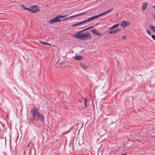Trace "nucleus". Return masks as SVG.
<instances>
[{
	"instance_id": "19",
	"label": "nucleus",
	"mask_w": 155,
	"mask_h": 155,
	"mask_svg": "<svg viewBox=\"0 0 155 155\" xmlns=\"http://www.w3.org/2000/svg\"><path fill=\"white\" fill-rule=\"evenodd\" d=\"M91 31L94 34H95L97 31V30L96 29H94L92 30H91Z\"/></svg>"
},
{
	"instance_id": "7",
	"label": "nucleus",
	"mask_w": 155,
	"mask_h": 155,
	"mask_svg": "<svg viewBox=\"0 0 155 155\" xmlns=\"http://www.w3.org/2000/svg\"><path fill=\"white\" fill-rule=\"evenodd\" d=\"M98 18L97 15H96L92 17L88 18L87 20L84 21V23L87 22H88L91 21H92L95 19L97 18Z\"/></svg>"
},
{
	"instance_id": "6",
	"label": "nucleus",
	"mask_w": 155,
	"mask_h": 155,
	"mask_svg": "<svg viewBox=\"0 0 155 155\" xmlns=\"http://www.w3.org/2000/svg\"><path fill=\"white\" fill-rule=\"evenodd\" d=\"M130 25V23L126 21H124L120 23V25L123 28H124L127 26L129 25Z\"/></svg>"
},
{
	"instance_id": "5",
	"label": "nucleus",
	"mask_w": 155,
	"mask_h": 155,
	"mask_svg": "<svg viewBox=\"0 0 155 155\" xmlns=\"http://www.w3.org/2000/svg\"><path fill=\"white\" fill-rule=\"evenodd\" d=\"M82 31H81L78 32L74 35V37L75 38L81 39L82 34H81V33Z\"/></svg>"
},
{
	"instance_id": "20",
	"label": "nucleus",
	"mask_w": 155,
	"mask_h": 155,
	"mask_svg": "<svg viewBox=\"0 0 155 155\" xmlns=\"http://www.w3.org/2000/svg\"><path fill=\"white\" fill-rule=\"evenodd\" d=\"M107 13V12L106 11V12H103V13H102L101 14H100L98 15H98V17H101V16H102V15H105V14H106Z\"/></svg>"
},
{
	"instance_id": "2",
	"label": "nucleus",
	"mask_w": 155,
	"mask_h": 155,
	"mask_svg": "<svg viewBox=\"0 0 155 155\" xmlns=\"http://www.w3.org/2000/svg\"><path fill=\"white\" fill-rule=\"evenodd\" d=\"M67 15H57L56 17L53 18V19H52L50 20L48 22L50 24H52L54 23H56L57 22H60L61 21V19H60V18H62L65 16H67Z\"/></svg>"
},
{
	"instance_id": "25",
	"label": "nucleus",
	"mask_w": 155,
	"mask_h": 155,
	"mask_svg": "<svg viewBox=\"0 0 155 155\" xmlns=\"http://www.w3.org/2000/svg\"><path fill=\"white\" fill-rule=\"evenodd\" d=\"M113 10V8H112V9H109V10H107V11H106V12H107V13H108L112 11Z\"/></svg>"
},
{
	"instance_id": "32",
	"label": "nucleus",
	"mask_w": 155,
	"mask_h": 155,
	"mask_svg": "<svg viewBox=\"0 0 155 155\" xmlns=\"http://www.w3.org/2000/svg\"><path fill=\"white\" fill-rule=\"evenodd\" d=\"M121 155H127L126 154V153H124L123 154H122Z\"/></svg>"
},
{
	"instance_id": "3",
	"label": "nucleus",
	"mask_w": 155,
	"mask_h": 155,
	"mask_svg": "<svg viewBox=\"0 0 155 155\" xmlns=\"http://www.w3.org/2000/svg\"><path fill=\"white\" fill-rule=\"evenodd\" d=\"M92 37L91 34L89 32L82 34L81 39L83 40H86L88 39H90Z\"/></svg>"
},
{
	"instance_id": "1",
	"label": "nucleus",
	"mask_w": 155,
	"mask_h": 155,
	"mask_svg": "<svg viewBox=\"0 0 155 155\" xmlns=\"http://www.w3.org/2000/svg\"><path fill=\"white\" fill-rule=\"evenodd\" d=\"M33 119L36 121H41L43 122L45 121L44 116L43 114L39 112L38 110L36 107L33 108L30 111Z\"/></svg>"
},
{
	"instance_id": "29",
	"label": "nucleus",
	"mask_w": 155,
	"mask_h": 155,
	"mask_svg": "<svg viewBox=\"0 0 155 155\" xmlns=\"http://www.w3.org/2000/svg\"><path fill=\"white\" fill-rule=\"evenodd\" d=\"M68 19H71V18H72V16H70L69 17H68Z\"/></svg>"
},
{
	"instance_id": "18",
	"label": "nucleus",
	"mask_w": 155,
	"mask_h": 155,
	"mask_svg": "<svg viewBox=\"0 0 155 155\" xmlns=\"http://www.w3.org/2000/svg\"><path fill=\"white\" fill-rule=\"evenodd\" d=\"M87 14V12H83L81 13L80 14H77L78 16H81V15H85Z\"/></svg>"
},
{
	"instance_id": "17",
	"label": "nucleus",
	"mask_w": 155,
	"mask_h": 155,
	"mask_svg": "<svg viewBox=\"0 0 155 155\" xmlns=\"http://www.w3.org/2000/svg\"><path fill=\"white\" fill-rule=\"evenodd\" d=\"M83 101H84V106H85V108H87V107L86 100L85 99H83Z\"/></svg>"
},
{
	"instance_id": "23",
	"label": "nucleus",
	"mask_w": 155,
	"mask_h": 155,
	"mask_svg": "<svg viewBox=\"0 0 155 155\" xmlns=\"http://www.w3.org/2000/svg\"><path fill=\"white\" fill-rule=\"evenodd\" d=\"M68 19H69L68 18H64L62 20H63V21H65Z\"/></svg>"
},
{
	"instance_id": "10",
	"label": "nucleus",
	"mask_w": 155,
	"mask_h": 155,
	"mask_svg": "<svg viewBox=\"0 0 155 155\" xmlns=\"http://www.w3.org/2000/svg\"><path fill=\"white\" fill-rule=\"evenodd\" d=\"M147 2L143 3L142 8L143 11L145 10L147 7Z\"/></svg>"
},
{
	"instance_id": "30",
	"label": "nucleus",
	"mask_w": 155,
	"mask_h": 155,
	"mask_svg": "<svg viewBox=\"0 0 155 155\" xmlns=\"http://www.w3.org/2000/svg\"><path fill=\"white\" fill-rule=\"evenodd\" d=\"M93 26H90V27H89V28L90 29V28H93Z\"/></svg>"
},
{
	"instance_id": "31",
	"label": "nucleus",
	"mask_w": 155,
	"mask_h": 155,
	"mask_svg": "<svg viewBox=\"0 0 155 155\" xmlns=\"http://www.w3.org/2000/svg\"><path fill=\"white\" fill-rule=\"evenodd\" d=\"M153 18H154V19L155 20V15H153Z\"/></svg>"
},
{
	"instance_id": "13",
	"label": "nucleus",
	"mask_w": 155,
	"mask_h": 155,
	"mask_svg": "<svg viewBox=\"0 0 155 155\" xmlns=\"http://www.w3.org/2000/svg\"><path fill=\"white\" fill-rule=\"evenodd\" d=\"M150 29L155 32V27L152 25H150L149 26Z\"/></svg>"
},
{
	"instance_id": "34",
	"label": "nucleus",
	"mask_w": 155,
	"mask_h": 155,
	"mask_svg": "<svg viewBox=\"0 0 155 155\" xmlns=\"http://www.w3.org/2000/svg\"><path fill=\"white\" fill-rule=\"evenodd\" d=\"M80 101V102H81V101Z\"/></svg>"
},
{
	"instance_id": "28",
	"label": "nucleus",
	"mask_w": 155,
	"mask_h": 155,
	"mask_svg": "<svg viewBox=\"0 0 155 155\" xmlns=\"http://www.w3.org/2000/svg\"><path fill=\"white\" fill-rule=\"evenodd\" d=\"M89 29V27H88V28H86L85 29H84V30H82V31H86V30H87V29Z\"/></svg>"
},
{
	"instance_id": "15",
	"label": "nucleus",
	"mask_w": 155,
	"mask_h": 155,
	"mask_svg": "<svg viewBox=\"0 0 155 155\" xmlns=\"http://www.w3.org/2000/svg\"><path fill=\"white\" fill-rule=\"evenodd\" d=\"M84 23V21H81V22H79L78 23L72 25V26H74L78 25H79L82 24Z\"/></svg>"
},
{
	"instance_id": "14",
	"label": "nucleus",
	"mask_w": 155,
	"mask_h": 155,
	"mask_svg": "<svg viewBox=\"0 0 155 155\" xmlns=\"http://www.w3.org/2000/svg\"><path fill=\"white\" fill-rule=\"evenodd\" d=\"M39 43L44 45H51L49 43L44 42L41 41H39Z\"/></svg>"
},
{
	"instance_id": "16",
	"label": "nucleus",
	"mask_w": 155,
	"mask_h": 155,
	"mask_svg": "<svg viewBox=\"0 0 155 155\" xmlns=\"http://www.w3.org/2000/svg\"><path fill=\"white\" fill-rule=\"evenodd\" d=\"M21 7L24 9L28 10L29 11H30V8L25 7V6L24 5H21Z\"/></svg>"
},
{
	"instance_id": "4",
	"label": "nucleus",
	"mask_w": 155,
	"mask_h": 155,
	"mask_svg": "<svg viewBox=\"0 0 155 155\" xmlns=\"http://www.w3.org/2000/svg\"><path fill=\"white\" fill-rule=\"evenodd\" d=\"M40 10L39 7L36 5L31 6L29 11L35 13Z\"/></svg>"
},
{
	"instance_id": "21",
	"label": "nucleus",
	"mask_w": 155,
	"mask_h": 155,
	"mask_svg": "<svg viewBox=\"0 0 155 155\" xmlns=\"http://www.w3.org/2000/svg\"><path fill=\"white\" fill-rule=\"evenodd\" d=\"M102 34L100 32H97L96 34H95L96 36H101L102 35Z\"/></svg>"
},
{
	"instance_id": "8",
	"label": "nucleus",
	"mask_w": 155,
	"mask_h": 155,
	"mask_svg": "<svg viewBox=\"0 0 155 155\" xmlns=\"http://www.w3.org/2000/svg\"><path fill=\"white\" fill-rule=\"evenodd\" d=\"M121 30L120 29L118 28L116 29L114 31H110L109 32L110 34H115L121 31Z\"/></svg>"
},
{
	"instance_id": "24",
	"label": "nucleus",
	"mask_w": 155,
	"mask_h": 155,
	"mask_svg": "<svg viewBox=\"0 0 155 155\" xmlns=\"http://www.w3.org/2000/svg\"><path fill=\"white\" fill-rule=\"evenodd\" d=\"M151 37L152 38L153 40H155V35H152L151 36Z\"/></svg>"
},
{
	"instance_id": "9",
	"label": "nucleus",
	"mask_w": 155,
	"mask_h": 155,
	"mask_svg": "<svg viewBox=\"0 0 155 155\" xmlns=\"http://www.w3.org/2000/svg\"><path fill=\"white\" fill-rule=\"evenodd\" d=\"M73 58L77 60H81L83 57L81 56H77L73 57Z\"/></svg>"
},
{
	"instance_id": "11",
	"label": "nucleus",
	"mask_w": 155,
	"mask_h": 155,
	"mask_svg": "<svg viewBox=\"0 0 155 155\" xmlns=\"http://www.w3.org/2000/svg\"><path fill=\"white\" fill-rule=\"evenodd\" d=\"M119 23H117V24H116L110 27L109 29V30H111L113 29L114 28H115L117 27L118 26H119Z\"/></svg>"
},
{
	"instance_id": "27",
	"label": "nucleus",
	"mask_w": 155,
	"mask_h": 155,
	"mask_svg": "<svg viewBox=\"0 0 155 155\" xmlns=\"http://www.w3.org/2000/svg\"><path fill=\"white\" fill-rule=\"evenodd\" d=\"M72 16V18L78 17L77 14H76V15H73V16Z\"/></svg>"
},
{
	"instance_id": "33",
	"label": "nucleus",
	"mask_w": 155,
	"mask_h": 155,
	"mask_svg": "<svg viewBox=\"0 0 155 155\" xmlns=\"http://www.w3.org/2000/svg\"><path fill=\"white\" fill-rule=\"evenodd\" d=\"M153 8H155V6H153Z\"/></svg>"
},
{
	"instance_id": "22",
	"label": "nucleus",
	"mask_w": 155,
	"mask_h": 155,
	"mask_svg": "<svg viewBox=\"0 0 155 155\" xmlns=\"http://www.w3.org/2000/svg\"><path fill=\"white\" fill-rule=\"evenodd\" d=\"M126 37L125 35H124L122 37V39H123L124 40H125L126 39Z\"/></svg>"
},
{
	"instance_id": "12",
	"label": "nucleus",
	"mask_w": 155,
	"mask_h": 155,
	"mask_svg": "<svg viewBox=\"0 0 155 155\" xmlns=\"http://www.w3.org/2000/svg\"><path fill=\"white\" fill-rule=\"evenodd\" d=\"M80 65L81 67L82 68H83L84 70L88 68L87 66L82 63H81L80 64Z\"/></svg>"
},
{
	"instance_id": "26",
	"label": "nucleus",
	"mask_w": 155,
	"mask_h": 155,
	"mask_svg": "<svg viewBox=\"0 0 155 155\" xmlns=\"http://www.w3.org/2000/svg\"><path fill=\"white\" fill-rule=\"evenodd\" d=\"M147 33L149 35H151V33H150V31L148 29H147Z\"/></svg>"
}]
</instances>
